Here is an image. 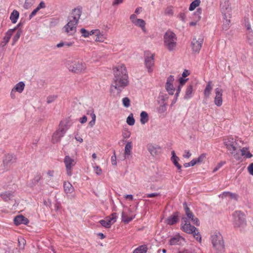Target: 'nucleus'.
Here are the masks:
<instances>
[{
    "label": "nucleus",
    "mask_w": 253,
    "mask_h": 253,
    "mask_svg": "<svg viewBox=\"0 0 253 253\" xmlns=\"http://www.w3.org/2000/svg\"><path fill=\"white\" fill-rule=\"evenodd\" d=\"M114 155L111 157V163L113 165H117V158L116 156L115 151H113Z\"/></svg>",
    "instance_id": "54"
},
{
    "label": "nucleus",
    "mask_w": 253,
    "mask_h": 253,
    "mask_svg": "<svg viewBox=\"0 0 253 253\" xmlns=\"http://www.w3.org/2000/svg\"><path fill=\"white\" fill-rule=\"evenodd\" d=\"M211 240L213 247L217 251L222 252L224 250L225 246L223 237L218 231L212 232L211 235Z\"/></svg>",
    "instance_id": "5"
},
{
    "label": "nucleus",
    "mask_w": 253,
    "mask_h": 253,
    "mask_svg": "<svg viewBox=\"0 0 253 253\" xmlns=\"http://www.w3.org/2000/svg\"><path fill=\"white\" fill-rule=\"evenodd\" d=\"M147 251V248L146 245H141L135 249L133 253H146Z\"/></svg>",
    "instance_id": "33"
},
{
    "label": "nucleus",
    "mask_w": 253,
    "mask_h": 253,
    "mask_svg": "<svg viewBox=\"0 0 253 253\" xmlns=\"http://www.w3.org/2000/svg\"><path fill=\"white\" fill-rule=\"evenodd\" d=\"M220 7L222 13H228L231 10V3L228 0H221Z\"/></svg>",
    "instance_id": "14"
},
{
    "label": "nucleus",
    "mask_w": 253,
    "mask_h": 253,
    "mask_svg": "<svg viewBox=\"0 0 253 253\" xmlns=\"http://www.w3.org/2000/svg\"><path fill=\"white\" fill-rule=\"evenodd\" d=\"M42 176L40 173H37L33 179L32 180V183L34 185L37 184L40 180L42 179Z\"/></svg>",
    "instance_id": "45"
},
{
    "label": "nucleus",
    "mask_w": 253,
    "mask_h": 253,
    "mask_svg": "<svg viewBox=\"0 0 253 253\" xmlns=\"http://www.w3.org/2000/svg\"><path fill=\"white\" fill-rule=\"evenodd\" d=\"M215 97L214 98V103L217 106H221L222 104V93L223 90L220 88L215 89Z\"/></svg>",
    "instance_id": "16"
},
{
    "label": "nucleus",
    "mask_w": 253,
    "mask_h": 253,
    "mask_svg": "<svg viewBox=\"0 0 253 253\" xmlns=\"http://www.w3.org/2000/svg\"><path fill=\"white\" fill-rule=\"evenodd\" d=\"M99 222L105 228H110L112 225V223H110L109 221H106L104 219L100 220Z\"/></svg>",
    "instance_id": "46"
},
{
    "label": "nucleus",
    "mask_w": 253,
    "mask_h": 253,
    "mask_svg": "<svg viewBox=\"0 0 253 253\" xmlns=\"http://www.w3.org/2000/svg\"><path fill=\"white\" fill-rule=\"evenodd\" d=\"M134 24L141 28L145 26L146 23L145 21L142 19H137Z\"/></svg>",
    "instance_id": "44"
},
{
    "label": "nucleus",
    "mask_w": 253,
    "mask_h": 253,
    "mask_svg": "<svg viewBox=\"0 0 253 253\" xmlns=\"http://www.w3.org/2000/svg\"><path fill=\"white\" fill-rule=\"evenodd\" d=\"M181 237L179 235H176L172 237L169 241V244L171 246L178 245L180 241Z\"/></svg>",
    "instance_id": "31"
},
{
    "label": "nucleus",
    "mask_w": 253,
    "mask_h": 253,
    "mask_svg": "<svg viewBox=\"0 0 253 253\" xmlns=\"http://www.w3.org/2000/svg\"><path fill=\"white\" fill-rule=\"evenodd\" d=\"M154 65V55L151 54L150 56H147L145 58V65L148 72L153 71V66Z\"/></svg>",
    "instance_id": "15"
},
{
    "label": "nucleus",
    "mask_w": 253,
    "mask_h": 253,
    "mask_svg": "<svg viewBox=\"0 0 253 253\" xmlns=\"http://www.w3.org/2000/svg\"><path fill=\"white\" fill-rule=\"evenodd\" d=\"M0 196L4 201L7 202L11 200V199L14 196V192L12 191H6L1 193L0 194Z\"/></svg>",
    "instance_id": "21"
},
{
    "label": "nucleus",
    "mask_w": 253,
    "mask_h": 253,
    "mask_svg": "<svg viewBox=\"0 0 253 253\" xmlns=\"http://www.w3.org/2000/svg\"><path fill=\"white\" fill-rule=\"evenodd\" d=\"M248 150L247 148L244 147L242 149L240 150V152H241V155L244 156L246 158H251L253 157V155L250 153V151L246 152V151Z\"/></svg>",
    "instance_id": "36"
},
{
    "label": "nucleus",
    "mask_w": 253,
    "mask_h": 253,
    "mask_svg": "<svg viewBox=\"0 0 253 253\" xmlns=\"http://www.w3.org/2000/svg\"><path fill=\"white\" fill-rule=\"evenodd\" d=\"M64 163L67 174L68 176H71L72 175V169L76 164V160L68 155L65 156L64 159Z\"/></svg>",
    "instance_id": "9"
},
{
    "label": "nucleus",
    "mask_w": 253,
    "mask_h": 253,
    "mask_svg": "<svg viewBox=\"0 0 253 253\" xmlns=\"http://www.w3.org/2000/svg\"><path fill=\"white\" fill-rule=\"evenodd\" d=\"M15 31V29H9L5 33V36L3 38L2 41L0 43V46L4 47L8 42L13 32Z\"/></svg>",
    "instance_id": "19"
},
{
    "label": "nucleus",
    "mask_w": 253,
    "mask_h": 253,
    "mask_svg": "<svg viewBox=\"0 0 253 253\" xmlns=\"http://www.w3.org/2000/svg\"><path fill=\"white\" fill-rule=\"evenodd\" d=\"M94 170L95 172V173L98 175H100L102 173V169L99 166H96L94 167Z\"/></svg>",
    "instance_id": "58"
},
{
    "label": "nucleus",
    "mask_w": 253,
    "mask_h": 253,
    "mask_svg": "<svg viewBox=\"0 0 253 253\" xmlns=\"http://www.w3.org/2000/svg\"><path fill=\"white\" fill-rule=\"evenodd\" d=\"M191 234H193L194 237L199 242H201V236L200 234V232H199L198 229L197 228V230L193 232V233H192Z\"/></svg>",
    "instance_id": "49"
},
{
    "label": "nucleus",
    "mask_w": 253,
    "mask_h": 253,
    "mask_svg": "<svg viewBox=\"0 0 253 253\" xmlns=\"http://www.w3.org/2000/svg\"><path fill=\"white\" fill-rule=\"evenodd\" d=\"M19 16V12L16 10H13L10 16V19L11 20V22L13 24L16 23L17 21Z\"/></svg>",
    "instance_id": "28"
},
{
    "label": "nucleus",
    "mask_w": 253,
    "mask_h": 253,
    "mask_svg": "<svg viewBox=\"0 0 253 253\" xmlns=\"http://www.w3.org/2000/svg\"><path fill=\"white\" fill-rule=\"evenodd\" d=\"M196 164V162L195 161L194 159H193L189 163H186L184 164V166L185 168H187L189 167H192L195 166Z\"/></svg>",
    "instance_id": "56"
},
{
    "label": "nucleus",
    "mask_w": 253,
    "mask_h": 253,
    "mask_svg": "<svg viewBox=\"0 0 253 253\" xmlns=\"http://www.w3.org/2000/svg\"><path fill=\"white\" fill-rule=\"evenodd\" d=\"M114 78L110 87L111 92L117 90L119 95L125 87L128 84V77L124 64L118 65L113 69Z\"/></svg>",
    "instance_id": "1"
},
{
    "label": "nucleus",
    "mask_w": 253,
    "mask_h": 253,
    "mask_svg": "<svg viewBox=\"0 0 253 253\" xmlns=\"http://www.w3.org/2000/svg\"><path fill=\"white\" fill-rule=\"evenodd\" d=\"M248 171L250 174L253 175V163H251L248 168Z\"/></svg>",
    "instance_id": "64"
},
{
    "label": "nucleus",
    "mask_w": 253,
    "mask_h": 253,
    "mask_svg": "<svg viewBox=\"0 0 253 253\" xmlns=\"http://www.w3.org/2000/svg\"><path fill=\"white\" fill-rule=\"evenodd\" d=\"M179 212L176 211L174 212L171 215L169 216L166 219V223L167 224L172 225L176 223H177L179 221Z\"/></svg>",
    "instance_id": "17"
},
{
    "label": "nucleus",
    "mask_w": 253,
    "mask_h": 253,
    "mask_svg": "<svg viewBox=\"0 0 253 253\" xmlns=\"http://www.w3.org/2000/svg\"><path fill=\"white\" fill-rule=\"evenodd\" d=\"M15 156L12 154L5 155L3 159V164L5 168H9L12 164L16 162Z\"/></svg>",
    "instance_id": "12"
},
{
    "label": "nucleus",
    "mask_w": 253,
    "mask_h": 253,
    "mask_svg": "<svg viewBox=\"0 0 253 253\" xmlns=\"http://www.w3.org/2000/svg\"><path fill=\"white\" fill-rule=\"evenodd\" d=\"M184 210L185 214L187 217L191 220L192 222L195 225L199 226L200 225V221L198 218L195 217L193 212L190 210V209L187 207L186 203H184Z\"/></svg>",
    "instance_id": "10"
},
{
    "label": "nucleus",
    "mask_w": 253,
    "mask_h": 253,
    "mask_svg": "<svg viewBox=\"0 0 253 253\" xmlns=\"http://www.w3.org/2000/svg\"><path fill=\"white\" fill-rule=\"evenodd\" d=\"M180 228L182 231L189 234L193 233V232L197 230V228L192 225L190 223H188L185 226H180Z\"/></svg>",
    "instance_id": "20"
},
{
    "label": "nucleus",
    "mask_w": 253,
    "mask_h": 253,
    "mask_svg": "<svg viewBox=\"0 0 253 253\" xmlns=\"http://www.w3.org/2000/svg\"><path fill=\"white\" fill-rule=\"evenodd\" d=\"M206 154H202L197 159H194L195 161L196 162V164L202 163L204 161V160L206 159Z\"/></svg>",
    "instance_id": "48"
},
{
    "label": "nucleus",
    "mask_w": 253,
    "mask_h": 253,
    "mask_svg": "<svg viewBox=\"0 0 253 253\" xmlns=\"http://www.w3.org/2000/svg\"><path fill=\"white\" fill-rule=\"evenodd\" d=\"M222 195L223 197H229L231 199H234L236 200H237L238 199V195L237 194L230 192H224L222 193Z\"/></svg>",
    "instance_id": "37"
},
{
    "label": "nucleus",
    "mask_w": 253,
    "mask_h": 253,
    "mask_svg": "<svg viewBox=\"0 0 253 253\" xmlns=\"http://www.w3.org/2000/svg\"><path fill=\"white\" fill-rule=\"evenodd\" d=\"M56 96L53 95V96H49L47 97V103L48 104L51 103L52 102H53L55 99L56 98Z\"/></svg>",
    "instance_id": "59"
},
{
    "label": "nucleus",
    "mask_w": 253,
    "mask_h": 253,
    "mask_svg": "<svg viewBox=\"0 0 253 253\" xmlns=\"http://www.w3.org/2000/svg\"><path fill=\"white\" fill-rule=\"evenodd\" d=\"M212 89V82L209 81L204 90V95L206 98H209Z\"/></svg>",
    "instance_id": "25"
},
{
    "label": "nucleus",
    "mask_w": 253,
    "mask_h": 253,
    "mask_svg": "<svg viewBox=\"0 0 253 253\" xmlns=\"http://www.w3.org/2000/svg\"><path fill=\"white\" fill-rule=\"evenodd\" d=\"M74 42H61L56 45V46L58 48L66 46L67 47H70L73 45Z\"/></svg>",
    "instance_id": "39"
},
{
    "label": "nucleus",
    "mask_w": 253,
    "mask_h": 253,
    "mask_svg": "<svg viewBox=\"0 0 253 253\" xmlns=\"http://www.w3.org/2000/svg\"><path fill=\"white\" fill-rule=\"evenodd\" d=\"M22 33V31L21 29H19L17 32L16 34L14 35V36L13 38V43L12 44H14L19 39L20 36L21 35Z\"/></svg>",
    "instance_id": "40"
},
{
    "label": "nucleus",
    "mask_w": 253,
    "mask_h": 253,
    "mask_svg": "<svg viewBox=\"0 0 253 253\" xmlns=\"http://www.w3.org/2000/svg\"><path fill=\"white\" fill-rule=\"evenodd\" d=\"M122 101H123V105L125 107H128L130 106V100L127 97H124L123 100H122Z\"/></svg>",
    "instance_id": "51"
},
{
    "label": "nucleus",
    "mask_w": 253,
    "mask_h": 253,
    "mask_svg": "<svg viewBox=\"0 0 253 253\" xmlns=\"http://www.w3.org/2000/svg\"><path fill=\"white\" fill-rule=\"evenodd\" d=\"M133 219L132 217H128L127 214L123 211L122 213V221L125 223H128Z\"/></svg>",
    "instance_id": "35"
},
{
    "label": "nucleus",
    "mask_w": 253,
    "mask_h": 253,
    "mask_svg": "<svg viewBox=\"0 0 253 253\" xmlns=\"http://www.w3.org/2000/svg\"><path fill=\"white\" fill-rule=\"evenodd\" d=\"M164 44L169 51H173L177 45V37L171 31H167L164 35Z\"/></svg>",
    "instance_id": "4"
},
{
    "label": "nucleus",
    "mask_w": 253,
    "mask_h": 253,
    "mask_svg": "<svg viewBox=\"0 0 253 253\" xmlns=\"http://www.w3.org/2000/svg\"><path fill=\"white\" fill-rule=\"evenodd\" d=\"M95 36H96V38L95 40L96 42H103L105 41L106 39V38L103 36V35L100 32V30L98 29Z\"/></svg>",
    "instance_id": "34"
},
{
    "label": "nucleus",
    "mask_w": 253,
    "mask_h": 253,
    "mask_svg": "<svg viewBox=\"0 0 253 253\" xmlns=\"http://www.w3.org/2000/svg\"><path fill=\"white\" fill-rule=\"evenodd\" d=\"M90 114L91 117V120L89 122L88 125L92 127L95 123L96 120V115L94 113V111L93 109H90L87 111V114Z\"/></svg>",
    "instance_id": "29"
},
{
    "label": "nucleus",
    "mask_w": 253,
    "mask_h": 253,
    "mask_svg": "<svg viewBox=\"0 0 253 253\" xmlns=\"http://www.w3.org/2000/svg\"><path fill=\"white\" fill-rule=\"evenodd\" d=\"M165 14L166 15L172 16L173 14L172 7L171 6L167 7L165 10Z\"/></svg>",
    "instance_id": "50"
},
{
    "label": "nucleus",
    "mask_w": 253,
    "mask_h": 253,
    "mask_svg": "<svg viewBox=\"0 0 253 253\" xmlns=\"http://www.w3.org/2000/svg\"><path fill=\"white\" fill-rule=\"evenodd\" d=\"M227 149L230 151V154L236 160H239L240 158L239 152L241 149L238 150L236 147L237 142L234 141L233 138H229L224 142Z\"/></svg>",
    "instance_id": "7"
},
{
    "label": "nucleus",
    "mask_w": 253,
    "mask_h": 253,
    "mask_svg": "<svg viewBox=\"0 0 253 253\" xmlns=\"http://www.w3.org/2000/svg\"><path fill=\"white\" fill-rule=\"evenodd\" d=\"M63 187L65 192L67 194L72 193L74 189L73 186L69 182H64Z\"/></svg>",
    "instance_id": "26"
},
{
    "label": "nucleus",
    "mask_w": 253,
    "mask_h": 253,
    "mask_svg": "<svg viewBox=\"0 0 253 253\" xmlns=\"http://www.w3.org/2000/svg\"><path fill=\"white\" fill-rule=\"evenodd\" d=\"M173 81L174 76L170 75L167 78V83L166 84V89L169 92V93L170 95H173L174 94V92L175 90V89L173 85Z\"/></svg>",
    "instance_id": "13"
},
{
    "label": "nucleus",
    "mask_w": 253,
    "mask_h": 253,
    "mask_svg": "<svg viewBox=\"0 0 253 253\" xmlns=\"http://www.w3.org/2000/svg\"><path fill=\"white\" fill-rule=\"evenodd\" d=\"M39 10L37 8L35 9L29 15V19H31L36 14Z\"/></svg>",
    "instance_id": "63"
},
{
    "label": "nucleus",
    "mask_w": 253,
    "mask_h": 253,
    "mask_svg": "<svg viewBox=\"0 0 253 253\" xmlns=\"http://www.w3.org/2000/svg\"><path fill=\"white\" fill-rule=\"evenodd\" d=\"M225 162H221L220 163L218 164V165L214 168L213 170V172H214L218 170L222 166V165L225 164Z\"/></svg>",
    "instance_id": "62"
},
{
    "label": "nucleus",
    "mask_w": 253,
    "mask_h": 253,
    "mask_svg": "<svg viewBox=\"0 0 253 253\" xmlns=\"http://www.w3.org/2000/svg\"><path fill=\"white\" fill-rule=\"evenodd\" d=\"M82 13V7L78 6L72 10L71 16L69 17L68 23L64 26L63 30L68 35H73L76 32L77 25Z\"/></svg>",
    "instance_id": "2"
},
{
    "label": "nucleus",
    "mask_w": 253,
    "mask_h": 253,
    "mask_svg": "<svg viewBox=\"0 0 253 253\" xmlns=\"http://www.w3.org/2000/svg\"><path fill=\"white\" fill-rule=\"evenodd\" d=\"M13 221L14 223L16 225H18L21 224L27 225L29 222L28 219L22 215H19L15 216Z\"/></svg>",
    "instance_id": "18"
},
{
    "label": "nucleus",
    "mask_w": 253,
    "mask_h": 253,
    "mask_svg": "<svg viewBox=\"0 0 253 253\" xmlns=\"http://www.w3.org/2000/svg\"><path fill=\"white\" fill-rule=\"evenodd\" d=\"M200 3V0H195L192 2L190 4V6L189 7V9L190 11H193L194 10L197 6L199 5Z\"/></svg>",
    "instance_id": "38"
},
{
    "label": "nucleus",
    "mask_w": 253,
    "mask_h": 253,
    "mask_svg": "<svg viewBox=\"0 0 253 253\" xmlns=\"http://www.w3.org/2000/svg\"><path fill=\"white\" fill-rule=\"evenodd\" d=\"M189 218L186 217H182L181 218V223L180 226H185L186 224H188V223H190Z\"/></svg>",
    "instance_id": "53"
},
{
    "label": "nucleus",
    "mask_w": 253,
    "mask_h": 253,
    "mask_svg": "<svg viewBox=\"0 0 253 253\" xmlns=\"http://www.w3.org/2000/svg\"><path fill=\"white\" fill-rule=\"evenodd\" d=\"M204 40L203 38H194L191 42L192 49L194 52L199 53L201 49Z\"/></svg>",
    "instance_id": "11"
},
{
    "label": "nucleus",
    "mask_w": 253,
    "mask_h": 253,
    "mask_svg": "<svg viewBox=\"0 0 253 253\" xmlns=\"http://www.w3.org/2000/svg\"><path fill=\"white\" fill-rule=\"evenodd\" d=\"M193 86L192 84H189L187 86L185 94L184 95V98L185 99H188L192 97V94L193 92Z\"/></svg>",
    "instance_id": "27"
},
{
    "label": "nucleus",
    "mask_w": 253,
    "mask_h": 253,
    "mask_svg": "<svg viewBox=\"0 0 253 253\" xmlns=\"http://www.w3.org/2000/svg\"><path fill=\"white\" fill-rule=\"evenodd\" d=\"M132 149V143L131 142H127L126 144L125 147V159H128L129 156L131 155V150Z\"/></svg>",
    "instance_id": "24"
},
{
    "label": "nucleus",
    "mask_w": 253,
    "mask_h": 253,
    "mask_svg": "<svg viewBox=\"0 0 253 253\" xmlns=\"http://www.w3.org/2000/svg\"><path fill=\"white\" fill-rule=\"evenodd\" d=\"M167 104L165 103H163L162 105H161L158 108V112L159 113L162 114L164 113L167 110Z\"/></svg>",
    "instance_id": "47"
},
{
    "label": "nucleus",
    "mask_w": 253,
    "mask_h": 253,
    "mask_svg": "<svg viewBox=\"0 0 253 253\" xmlns=\"http://www.w3.org/2000/svg\"><path fill=\"white\" fill-rule=\"evenodd\" d=\"M66 65L70 72L76 74L84 73L86 69L85 63L79 59L67 60Z\"/></svg>",
    "instance_id": "3"
},
{
    "label": "nucleus",
    "mask_w": 253,
    "mask_h": 253,
    "mask_svg": "<svg viewBox=\"0 0 253 253\" xmlns=\"http://www.w3.org/2000/svg\"><path fill=\"white\" fill-rule=\"evenodd\" d=\"M81 33L82 34V36L85 38L88 37L89 36V32L84 28H82L80 30Z\"/></svg>",
    "instance_id": "55"
},
{
    "label": "nucleus",
    "mask_w": 253,
    "mask_h": 253,
    "mask_svg": "<svg viewBox=\"0 0 253 253\" xmlns=\"http://www.w3.org/2000/svg\"><path fill=\"white\" fill-rule=\"evenodd\" d=\"M148 121V114L145 112L142 111L140 114V122L142 124L144 125L147 123Z\"/></svg>",
    "instance_id": "32"
},
{
    "label": "nucleus",
    "mask_w": 253,
    "mask_h": 253,
    "mask_svg": "<svg viewBox=\"0 0 253 253\" xmlns=\"http://www.w3.org/2000/svg\"><path fill=\"white\" fill-rule=\"evenodd\" d=\"M230 20L229 19H226L222 25V29L225 31L228 30L230 27Z\"/></svg>",
    "instance_id": "42"
},
{
    "label": "nucleus",
    "mask_w": 253,
    "mask_h": 253,
    "mask_svg": "<svg viewBox=\"0 0 253 253\" xmlns=\"http://www.w3.org/2000/svg\"><path fill=\"white\" fill-rule=\"evenodd\" d=\"M69 121H61L59 125V128L53 134L52 137V142L53 143H56L59 142L61 138L64 135L66 131L69 128Z\"/></svg>",
    "instance_id": "6"
},
{
    "label": "nucleus",
    "mask_w": 253,
    "mask_h": 253,
    "mask_svg": "<svg viewBox=\"0 0 253 253\" xmlns=\"http://www.w3.org/2000/svg\"><path fill=\"white\" fill-rule=\"evenodd\" d=\"M188 80V78L184 79L183 77H180L179 79V85L183 86L185 84L186 82Z\"/></svg>",
    "instance_id": "61"
},
{
    "label": "nucleus",
    "mask_w": 253,
    "mask_h": 253,
    "mask_svg": "<svg viewBox=\"0 0 253 253\" xmlns=\"http://www.w3.org/2000/svg\"><path fill=\"white\" fill-rule=\"evenodd\" d=\"M34 2V0H25L24 7L25 8H28L33 4Z\"/></svg>",
    "instance_id": "52"
},
{
    "label": "nucleus",
    "mask_w": 253,
    "mask_h": 253,
    "mask_svg": "<svg viewBox=\"0 0 253 253\" xmlns=\"http://www.w3.org/2000/svg\"><path fill=\"white\" fill-rule=\"evenodd\" d=\"M126 123L129 126H133L135 123V120L133 117V114H130L126 119Z\"/></svg>",
    "instance_id": "41"
},
{
    "label": "nucleus",
    "mask_w": 253,
    "mask_h": 253,
    "mask_svg": "<svg viewBox=\"0 0 253 253\" xmlns=\"http://www.w3.org/2000/svg\"><path fill=\"white\" fill-rule=\"evenodd\" d=\"M172 157L171 158V160L174 165V166L177 168L178 169V171L179 173L181 172V166L178 163V161L179 160V158L177 157L175 155V152L172 151L171 152Z\"/></svg>",
    "instance_id": "22"
},
{
    "label": "nucleus",
    "mask_w": 253,
    "mask_h": 253,
    "mask_svg": "<svg viewBox=\"0 0 253 253\" xmlns=\"http://www.w3.org/2000/svg\"><path fill=\"white\" fill-rule=\"evenodd\" d=\"M147 149L151 155L156 156L158 154V151L161 149L159 146H154L152 144H149L147 146Z\"/></svg>",
    "instance_id": "23"
},
{
    "label": "nucleus",
    "mask_w": 253,
    "mask_h": 253,
    "mask_svg": "<svg viewBox=\"0 0 253 253\" xmlns=\"http://www.w3.org/2000/svg\"><path fill=\"white\" fill-rule=\"evenodd\" d=\"M25 85V84L23 82H20L16 84L13 88L17 92L21 93L24 89Z\"/></svg>",
    "instance_id": "30"
},
{
    "label": "nucleus",
    "mask_w": 253,
    "mask_h": 253,
    "mask_svg": "<svg viewBox=\"0 0 253 253\" xmlns=\"http://www.w3.org/2000/svg\"><path fill=\"white\" fill-rule=\"evenodd\" d=\"M233 224L235 227H243L246 224L245 215L241 211H235L233 214Z\"/></svg>",
    "instance_id": "8"
},
{
    "label": "nucleus",
    "mask_w": 253,
    "mask_h": 253,
    "mask_svg": "<svg viewBox=\"0 0 253 253\" xmlns=\"http://www.w3.org/2000/svg\"><path fill=\"white\" fill-rule=\"evenodd\" d=\"M131 133L128 130H125L123 132L122 135L124 138H129L130 136Z\"/></svg>",
    "instance_id": "60"
},
{
    "label": "nucleus",
    "mask_w": 253,
    "mask_h": 253,
    "mask_svg": "<svg viewBox=\"0 0 253 253\" xmlns=\"http://www.w3.org/2000/svg\"><path fill=\"white\" fill-rule=\"evenodd\" d=\"M161 194L159 193H153L150 194H147L144 197L152 198L156 196H160Z\"/></svg>",
    "instance_id": "57"
},
{
    "label": "nucleus",
    "mask_w": 253,
    "mask_h": 253,
    "mask_svg": "<svg viewBox=\"0 0 253 253\" xmlns=\"http://www.w3.org/2000/svg\"><path fill=\"white\" fill-rule=\"evenodd\" d=\"M247 41L250 45L253 44V31H251L247 34Z\"/></svg>",
    "instance_id": "43"
}]
</instances>
